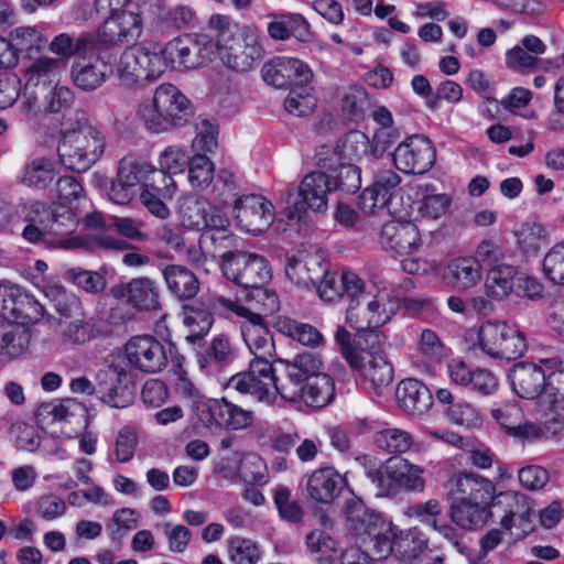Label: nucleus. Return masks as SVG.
I'll return each mask as SVG.
<instances>
[{"label":"nucleus","instance_id":"48","mask_svg":"<svg viewBox=\"0 0 564 564\" xmlns=\"http://www.w3.org/2000/svg\"><path fill=\"white\" fill-rule=\"evenodd\" d=\"M10 40L17 54L39 53L47 42L37 26H19L10 33Z\"/></svg>","mask_w":564,"mask_h":564},{"label":"nucleus","instance_id":"8","mask_svg":"<svg viewBox=\"0 0 564 564\" xmlns=\"http://www.w3.org/2000/svg\"><path fill=\"white\" fill-rule=\"evenodd\" d=\"M145 128L154 133L184 124L191 116L188 99L172 84L160 85L152 100L139 107Z\"/></svg>","mask_w":564,"mask_h":564},{"label":"nucleus","instance_id":"46","mask_svg":"<svg viewBox=\"0 0 564 564\" xmlns=\"http://www.w3.org/2000/svg\"><path fill=\"white\" fill-rule=\"evenodd\" d=\"M510 327L511 325L505 322L484 323L478 332L480 348L489 356L498 358Z\"/></svg>","mask_w":564,"mask_h":564},{"label":"nucleus","instance_id":"32","mask_svg":"<svg viewBox=\"0 0 564 564\" xmlns=\"http://www.w3.org/2000/svg\"><path fill=\"white\" fill-rule=\"evenodd\" d=\"M518 272V269L511 264L489 268L484 283L485 294L496 302L508 300L516 290Z\"/></svg>","mask_w":564,"mask_h":564},{"label":"nucleus","instance_id":"28","mask_svg":"<svg viewBox=\"0 0 564 564\" xmlns=\"http://www.w3.org/2000/svg\"><path fill=\"white\" fill-rule=\"evenodd\" d=\"M514 392L522 399L533 400L544 392L547 379L542 368L534 364L520 362L510 375Z\"/></svg>","mask_w":564,"mask_h":564},{"label":"nucleus","instance_id":"54","mask_svg":"<svg viewBox=\"0 0 564 564\" xmlns=\"http://www.w3.org/2000/svg\"><path fill=\"white\" fill-rule=\"evenodd\" d=\"M228 554L234 564H257L261 558L259 545L254 541L241 536L228 540Z\"/></svg>","mask_w":564,"mask_h":564},{"label":"nucleus","instance_id":"52","mask_svg":"<svg viewBox=\"0 0 564 564\" xmlns=\"http://www.w3.org/2000/svg\"><path fill=\"white\" fill-rule=\"evenodd\" d=\"M368 106V93L365 88L350 86L344 91L341 97V111L350 121H362Z\"/></svg>","mask_w":564,"mask_h":564},{"label":"nucleus","instance_id":"18","mask_svg":"<svg viewBox=\"0 0 564 564\" xmlns=\"http://www.w3.org/2000/svg\"><path fill=\"white\" fill-rule=\"evenodd\" d=\"M494 508L503 513L500 525L505 530L519 531L516 536L524 538L533 531V503L527 495L513 490L495 492Z\"/></svg>","mask_w":564,"mask_h":564},{"label":"nucleus","instance_id":"5","mask_svg":"<svg viewBox=\"0 0 564 564\" xmlns=\"http://www.w3.org/2000/svg\"><path fill=\"white\" fill-rule=\"evenodd\" d=\"M187 310L189 314L185 317L186 324L192 325L197 319L202 323L198 332H192L185 338L194 346L197 366L206 375H218L236 360L237 348L227 334L214 336L209 344L203 341L204 335L209 332L214 322V312L210 311L209 305L207 310H198L193 306Z\"/></svg>","mask_w":564,"mask_h":564},{"label":"nucleus","instance_id":"43","mask_svg":"<svg viewBox=\"0 0 564 564\" xmlns=\"http://www.w3.org/2000/svg\"><path fill=\"white\" fill-rule=\"evenodd\" d=\"M80 409L82 404L72 398L53 400L41 403L35 411V417L40 424L69 421Z\"/></svg>","mask_w":564,"mask_h":564},{"label":"nucleus","instance_id":"21","mask_svg":"<svg viewBox=\"0 0 564 564\" xmlns=\"http://www.w3.org/2000/svg\"><path fill=\"white\" fill-rule=\"evenodd\" d=\"M3 316L13 319L15 325H28L40 322L44 316V306L22 288L6 284L0 288Z\"/></svg>","mask_w":564,"mask_h":564},{"label":"nucleus","instance_id":"19","mask_svg":"<svg viewBox=\"0 0 564 564\" xmlns=\"http://www.w3.org/2000/svg\"><path fill=\"white\" fill-rule=\"evenodd\" d=\"M223 63L237 72H248L262 58L258 36L248 28H241L217 48Z\"/></svg>","mask_w":564,"mask_h":564},{"label":"nucleus","instance_id":"33","mask_svg":"<svg viewBox=\"0 0 564 564\" xmlns=\"http://www.w3.org/2000/svg\"><path fill=\"white\" fill-rule=\"evenodd\" d=\"M208 411L215 423L229 430L247 429L253 423L252 411L242 409L225 398L214 400L208 405Z\"/></svg>","mask_w":564,"mask_h":564},{"label":"nucleus","instance_id":"38","mask_svg":"<svg viewBox=\"0 0 564 564\" xmlns=\"http://www.w3.org/2000/svg\"><path fill=\"white\" fill-rule=\"evenodd\" d=\"M273 328L306 347L317 348L324 344V337L316 327L288 316H278L274 319Z\"/></svg>","mask_w":564,"mask_h":564},{"label":"nucleus","instance_id":"56","mask_svg":"<svg viewBox=\"0 0 564 564\" xmlns=\"http://www.w3.org/2000/svg\"><path fill=\"white\" fill-rule=\"evenodd\" d=\"M427 541L419 535H406L397 542V555L406 564H417L429 555Z\"/></svg>","mask_w":564,"mask_h":564},{"label":"nucleus","instance_id":"6","mask_svg":"<svg viewBox=\"0 0 564 564\" xmlns=\"http://www.w3.org/2000/svg\"><path fill=\"white\" fill-rule=\"evenodd\" d=\"M357 292H351L346 308V321L358 333L369 337L371 348L379 345L377 328L390 321V313L386 308L388 294L378 291L375 285L367 286L360 279Z\"/></svg>","mask_w":564,"mask_h":564},{"label":"nucleus","instance_id":"3","mask_svg":"<svg viewBox=\"0 0 564 564\" xmlns=\"http://www.w3.org/2000/svg\"><path fill=\"white\" fill-rule=\"evenodd\" d=\"M105 148V135L87 123L83 111L72 109L63 116L57 153L66 169L77 173L88 171L100 160Z\"/></svg>","mask_w":564,"mask_h":564},{"label":"nucleus","instance_id":"40","mask_svg":"<svg viewBox=\"0 0 564 564\" xmlns=\"http://www.w3.org/2000/svg\"><path fill=\"white\" fill-rule=\"evenodd\" d=\"M448 279L458 290H469L481 280V265L474 258H458L448 264Z\"/></svg>","mask_w":564,"mask_h":564},{"label":"nucleus","instance_id":"16","mask_svg":"<svg viewBox=\"0 0 564 564\" xmlns=\"http://www.w3.org/2000/svg\"><path fill=\"white\" fill-rule=\"evenodd\" d=\"M113 52L94 50L93 53L82 54L70 66V77L74 85L84 91H93L101 87L113 74Z\"/></svg>","mask_w":564,"mask_h":564},{"label":"nucleus","instance_id":"57","mask_svg":"<svg viewBox=\"0 0 564 564\" xmlns=\"http://www.w3.org/2000/svg\"><path fill=\"white\" fill-rule=\"evenodd\" d=\"M151 169L152 165L144 160L127 155L120 160L117 173L138 189L140 184L144 186V183L149 180Z\"/></svg>","mask_w":564,"mask_h":564},{"label":"nucleus","instance_id":"20","mask_svg":"<svg viewBox=\"0 0 564 564\" xmlns=\"http://www.w3.org/2000/svg\"><path fill=\"white\" fill-rule=\"evenodd\" d=\"M232 217L242 230L259 235L274 220L273 205L261 195H242L235 200Z\"/></svg>","mask_w":564,"mask_h":564},{"label":"nucleus","instance_id":"15","mask_svg":"<svg viewBox=\"0 0 564 564\" xmlns=\"http://www.w3.org/2000/svg\"><path fill=\"white\" fill-rule=\"evenodd\" d=\"M393 165L405 174H424L436 160L432 141L423 134H412L400 141L390 153Z\"/></svg>","mask_w":564,"mask_h":564},{"label":"nucleus","instance_id":"17","mask_svg":"<svg viewBox=\"0 0 564 564\" xmlns=\"http://www.w3.org/2000/svg\"><path fill=\"white\" fill-rule=\"evenodd\" d=\"M173 345L165 344L150 335L134 336L124 346L128 362L145 373H159L169 364Z\"/></svg>","mask_w":564,"mask_h":564},{"label":"nucleus","instance_id":"37","mask_svg":"<svg viewBox=\"0 0 564 564\" xmlns=\"http://www.w3.org/2000/svg\"><path fill=\"white\" fill-rule=\"evenodd\" d=\"M50 51L58 56V61L62 62V66L72 57H77L82 54H88L94 52V41L91 33H83L77 37L68 33H61L53 37L48 45Z\"/></svg>","mask_w":564,"mask_h":564},{"label":"nucleus","instance_id":"61","mask_svg":"<svg viewBox=\"0 0 564 564\" xmlns=\"http://www.w3.org/2000/svg\"><path fill=\"white\" fill-rule=\"evenodd\" d=\"M63 335L75 344H85L95 336V327L90 319H87L82 313L74 316L72 321L61 323Z\"/></svg>","mask_w":564,"mask_h":564},{"label":"nucleus","instance_id":"25","mask_svg":"<svg viewBox=\"0 0 564 564\" xmlns=\"http://www.w3.org/2000/svg\"><path fill=\"white\" fill-rule=\"evenodd\" d=\"M380 243L397 254H410L417 251L422 245L417 226L411 221H389L383 225Z\"/></svg>","mask_w":564,"mask_h":564},{"label":"nucleus","instance_id":"34","mask_svg":"<svg viewBox=\"0 0 564 564\" xmlns=\"http://www.w3.org/2000/svg\"><path fill=\"white\" fill-rule=\"evenodd\" d=\"M162 274L169 291L181 301L193 299L199 291L197 276L184 265L169 264Z\"/></svg>","mask_w":564,"mask_h":564},{"label":"nucleus","instance_id":"2","mask_svg":"<svg viewBox=\"0 0 564 564\" xmlns=\"http://www.w3.org/2000/svg\"><path fill=\"white\" fill-rule=\"evenodd\" d=\"M495 484L477 474H458L451 479L452 521L465 530L484 528L492 517Z\"/></svg>","mask_w":564,"mask_h":564},{"label":"nucleus","instance_id":"42","mask_svg":"<svg viewBox=\"0 0 564 564\" xmlns=\"http://www.w3.org/2000/svg\"><path fill=\"white\" fill-rule=\"evenodd\" d=\"M62 67V62L55 57H39L26 68V86L43 85L44 88H47L51 85H56Z\"/></svg>","mask_w":564,"mask_h":564},{"label":"nucleus","instance_id":"27","mask_svg":"<svg viewBox=\"0 0 564 564\" xmlns=\"http://www.w3.org/2000/svg\"><path fill=\"white\" fill-rule=\"evenodd\" d=\"M345 485V478L334 467H322L308 476L306 492L313 501L328 505L340 495Z\"/></svg>","mask_w":564,"mask_h":564},{"label":"nucleus","instance_id":"41","mask_svg":"<svg viewBox=\"0 0 564 564\" xmlns=\"http://www.w3.org/2000/svg\"><path fill=\"white\" fill-rule=\"evenodd\" d=\"M371 345L367 349V355L370 357L367 365H362L360 369L364 371V377L371 383L372 388L381 393L382 389L388 387L393 380V369L389 361L381 355L377 354Z\"/></svg>","mask_w":564,"mask_h":564},{"label":"nucleus","instance_id":"30","mask_svg":"<svg viewBox=\"0 0 564 564\" xmlns=\"http://www.w3.org/2000/svg\"><path fill=\"white\" fill-rule=\"evenodd\" d=\"M345 514L349 529L362 539V543L367 542L369 535L378 534L377 529L387 523L378 513L370 511L362 501L357 499L346 501Z\"/></svg>","mask_w":564,"mask_h":564},{"label":"nucleus","instance_id":"53","mask_svg":"<svg viewBox=\"0 0 564 564\" xmlns=\"http://www.w3.org/2000/svg\"><path fill=\"white\" fill-rule=\"evenodd\" d=\"M341 156L347 163L360 161L368 154L371 155V141L361 131H350L346 134L340 144H338Z\"/></svg>","mask_w":564,"mask_h":564},{"label":"nucleus","instance_id":"11","mask_svg":"<svg viewBox=\"0 0 564 564\" xmlns=\"http://www.w3.org/2000/svg\"><path fill=\"white\" fill-rule=\"evenodd\" d=\"M166 67L187 69L198 68L209 64L217 54V44L208 34H184L170 41L162 50Z\"/></svg>","mask_w":564,"mask_h":564},{"label":"nucleus","instance_id":"26","mask_svg":"<svg viewBox=\"0 0 564 564\" xmlns=\"http://www.w3.org/2000/svg\"><path fill=\"white\" fill-rule=\"evenodd\" d=\"M401 176L392 170H383L376 174L373 184L364 189L359 200L360 207L375 213L389 206L390 199L398 192Z\"/></svg>","mask_w":564,"mask_h":564},{"label":"nucleus","instance_id":"7","mask_svg":"<svg viewBox=\"0 0 564 564\" xmlns=\"http://www.w3.org/2000/svg\"><path fill=\"white\" fill-rule=\"evenodd\" d=\"M335 191H337V184L334 175L323 171L311 172L301 181L296 194L292 191L283 194L285 206L282 215L290 223H300L305 219L307 210L324 215L328 210V196Z\"/></svg>","mask_w":564,"mask_h":564},{"label":"nucleus","instance_id":"49","mask_svg":"<svg viewBox=\"0 0 564 564\" xmlns=\"http://www.w3.org/2000/svg\"><path fill=\"white\" fill-rule=\"evenodd\" d=\"M398 491L403 489L408 491L422 492L425 488L423 478L424 469L408 459H399L393 462Z\"/></svg>","mask_w":564,"mask_h":564},{"label":"nucleus","instance_id":"62","mask_svg":"<svg viewBox=\"0 0 564 564\" xmlns=\"http://www.w3.org/2000/svg\"><path fill=\"white\" fill-rule=\"evenodd\" d=\"M139 443L138 433L130 425L122 426L115 441V456L118 463L124 464L134 457V453Z\"/></svg>","mask_w":564,"mask_h":564},{"label":"nucleus","instance_id":"45","mask_svg":"<svg viewBox=\"0 0 564 564\" xmlns=\"http://www.w3.org/2000/svg\"><path fill=\"white\" fill-rule=\"evenodd\" d=\"M373 443L387 454H403L412 447L413 437L405 430L387 427L375 433Z\"/></svg>","mask_w":564,"mask_h":564},{"label":"nucleus","instance_id":"31","mask_svg":"<svg viewBox=\"0 0 564 564\" xmlns=\"http://www.w3.org/2000/svg\"><path fill=\"white\" fill-rule=\"evenodd\" d=\"M359 280L360 278L351 271L337 273L327 269L323 278L313 285L323 301L334 302L343 296L348 299L351 292H357Z\"/></svg>","mask_w":564,"mask_h":564},{"label":"nucleus","instance_id":"29","mask_svg":"<svg viewBox=\"0 0 564 564\" xmlns=\"http://www.w3.org/2000/svg\"><path fill=\"white\" fill-rule=\"evenodd\" d=\"M400 406L410 414L422 415L433 405L430 389L417 379L402 380L395 391Z\"/></svg>","mask_w":564,"mask_h":564},{"label":"nucleus","instance_id":"60","mask_svg":"<svg viewBox=\"0 0 564 564\" xmlns=\"http://www.w3.org/2000/svg\"><path fill=\"white\" fill-rule=\"evenodd\" d=\"M541 405L550 411H564V370L552 373L541 395Z\"/></svg>","mask_w":564,"mask_h":564},{"label":"nucleus","instance_id":"12","mask_svg":"<svg viewBox=\"0 0 564 564\" xmlns=\"http://www.w3.org/2000/svg\"><path fill=\"white\" fill-rule=\"evenodd\" d=\"M113 73L121 83L132 86L143 80H154L166 69L162 52H150L141 46H130L113 62Z\"/></svg>","mask_w":564,"mask_h":564},{"label":"nucleus","instance_id":"24","mask_svg":"<svg viewBox=\"0 0 564 564\" xmlns=\"http://www.w3.org/2000/svg\"><path fill=\"white\" fill-rule=\"evenodd\" d=\"M241 337L249 351L253 355L252 360L272 362L275 357V344L273 335L259 315H252V319L241 318L239 323Z\"/></svg>","mask_w":564,"mask_h":564},{"label":"nucleus","instance_id":"55","mask_svg":"<svg viewBox=\"0 0 564 564\" xmlns=\"http://www.w3.org/2000/svg\"><path fill=\"white\" fill-rule=\"evenodd\" d=\"M366 476L376 488L377 496L384 497L398 492L394 464L392 460L377 468L367 469Z\"/></svg>","mask_w":564,"mask_h":564},{"label":"nucleus","instance_id":"51","mask_svg":"<svg viewBox=\"0 0 564 564\" xmlns=\"http://www.w3.org/2000/svg\"><path fill=\"white\" fill-rule=\"evenodd\" d=\"M316 107V97L312 86L291 87L284 100L285 110L293 116L304 117Z\"/></svg>","mask_w":564,"mask_h":564},{"label":"nucleus","instance_id":"64","mask_svg":"<svg viewBox=\"0 0 564 564\" xmlns=\"http://www.w3.org/2000/svg\"><path fill=\"white\" fill-rule=\"evenodd\" d=\"M543 272L553 283L564 285V240L554 245L544 256Z\"/></svg>","mask_w":564,"mask_h":564},{"label":"nucleus","instance_id":"44","mask_svg":"<svg viewBox=\"0 0 564 564\" xmlns=\"http://www.w3.org/2000/svg\"><path fill=\"white\" fill-rule=\"evenodd\" d=\"M362 339L368 343L370 339L365 333H359L357 344L351 341L350 333L343 326H338L335 332V340L339 346V351L352 369H360L364 365V352L368 345L362 344Z\"/></svg>","mask_w":564,"mask_h":564},{"label":"nucleus","instance_id":"39","mask_svg":"<svg viewBox=\"0 0 564 564\" xmlns=\"http://www.w3.org/2000/svg\"><path fill=\"white\" fill-rule=\"evenodd\" d=\"M56 176L55 163L48 158H33L19 175V181L28 187L44 189L52 184Z\"/></svg>","mask_w":564,"mask_h":564},{"label":"nucleus","instance_id":"59","mask_svg":"<svg viewBox=\"0 0 564 564\" xmlns=\"http://www.w3.org/2000/svg\"><path fill=\"white\" fill-rule=\"evenodd\" d=\"M290 57H275L267 62L261 69L265 83L276 88H288L290 86Z\"/></svg>","mask_w":564,"mask_h":564},{"label":"nucleus","instance_id":"9","mask_svg":"<svg viewBox=\"0 0 564 564\" xmlns=\"http://www.w3.org/2000/svg\"><path fill=\"white\" fill-rule=\"evenodd\" d=\"M282 380L283 368L280 375H276L272 362L251 360L249 369L234 375L227 387L240 393L251 394L260 402L271 404L275 401L276 395L282 398Z\"/></svg>","mask_w":564,"mask_h":564},{"label":"nucleus","instance_id":"36","mask_svg":"<svg viewBox=\"0 0 564 564\" xmlns=\"http://www.w3.org/2000/svg\"><path fill=\"white\" fill-rule=\"evenodd\" d=\"M123 295L127 302L140 311L156 310L160 305V291L156 283L150 278L132 279L124 286Z\"/></svg>","mask_w":564,"mask_h":564},{"label":"nucleus","instance_id":"58","mask_svg":"<svg viewBox=\"0 0 564 564\" xmlns=\"http://www.w3.org/2000/svg\"><path fill=\"white\" fill-rule=\"evenodd\" d=\"M188 182L193 188L204 189L214 178V164L205 154H196L188 163Z\"/></svg>","mask_w":564,"mask_h":564},{"label":"nucleus","instance_id":"23","mask_svg":"<svg viewBox=\"0 0 564 564\" xmlns=\"http://www.w3.org/2000/svg\"><path fill=\"white\" fill-rule=\"evenodd\" d=\"M129 372L120 366H108L96 373V395L108 405L123 409L131 403V393L127 390L126 382Z\"/></svg>","mask_w":564,"mask_h":564},{"label":"nucleus","instance_id":"63","mask_svg":"<svg viewBox=\"0 0 564 564\" xmlns=\"http://www.w3.org/2000/svg\"><path fill=\"white\" fill-rule=\"evenodd\" d=\"M453 197L449 194H425L417 208L423 218L440 219L451 208Z\"/></svg>","mask_w":564,"mask_h":564},{"label":"nucleus","instance_id":"35","mask_svg":"<svg viewBox=\"0 0 564 564\" xmlns=\"http://www.w3.org/2000/svg\"><path fill=\"white\" fill-rule=\"evenodd\" d=\"M30 344V333L7 319L0 321V362L21 356Z\"/></svg>","mask_w":564,"mask_h":564},{"label":"nucleus","instance_id":"14","mask_svg":"<svg viewBox=\"0 0 564 564\" xmlns=\"http://www.w3.org/2000/svg\"><path fill=\"white\" fill-rule=\"evenodd\" d=\"M142 32V20L138 13L121 11L111 14L104 22L100 30L91 33L95 51L113 52L124 43L135 41Z\"/></svg>","mask_w":564,"mask_h":564},{"label":"nucleus","instance_id":"47","mask_svg":"<svg viewBox=\"0 0 564 564\" xmlns=\"http://www.w3.org/2000/svg\"><path fill=\"white\" fill-rule=\"evenodd\" d=\"M306 546L318 564H335L339 557L336 542L322 530L307 534Z\"/></svg>","mask_w":564,"mask_h":564},{"label":"nucleus","instance_id":"22","mask_svg":"<svg viewBox=\"0 0 564 564\" xmlns=\"http://www.w3.org/2000/svg\"><path fill=\"white\" fill-rule=\"evenodd\" d=\"M328 262L317 250L296 249L286 253L285 275L297 285L316 284L327 272Z\"/></svg>","mask_w":564,"mask_h":564},{"label":"nucleus","instance_id":"1","mask_svg":"<svg viewBox=\"0 0 564 564\" xmlns=\"http://www.w3.org/2000/svg\"><path fill=\"white\" fill-rule=\"evenodd\" d=\"M282 399L302 402L313 409H323L335 398L334 379L324 371L322 359L310 352L299 354L292 360H281Z\"/></svg>","mask_w":564,"mask_h":564},{"label":"nucleus","instance_id":"13","mask_svg":"<svg viewBox=\"0 0 564 564\" xmlns=\"http://www.w3.org/2000/svg\"><path fill=\"white\" fill-rule=\"evenodd\" d=\"M224 275L243 288L264 285L271 279V268L260 254L245 251H228L221 256Z\"/></svg>","mask_w":564,"mask_h":564},{"label":"nucleus","instance_id":"50","mask_svg":"<svg viewBox=\"0 0 564 564\" xmlns=\"http://www.w3.org/2000/svg\"><path fill=\"white\" fill-rule=\"evenodd\" d=\"M207 212H212V205L203 198L188 197L180 207L183 226L192 229H206Z\"/></svg>","mask_w":564,"mask_h":564},{"label":"nucleus","instance_id":"4","mask_svg":"<svg viewBox=\"0 0 564 564\" xmlns=\"http://www.w3.org/2000/svg\"><path fill=\"white\" fill-rule=\"evenodd\" d=\"M26 221L22 236L30 242L43 241L48 247L61 249L82 246L80 239L73 236L78 225L76 215L64 204L32 203Z\"/></svg>","mask_w":564,"mask_h":564},{"label":"nucleus","instance_id":"10","mask_svg":"<svg viewBox=\"0 0 564 564\" xmlns=\"http://www.w3.org/2000/svg\"><path fill=\"white\" fill-rule=\"evenodd\" d=\"M246 303L237 295L226 296L224 294H215L209 297L210 311L219 314L234 313L240 318L252 319V315L264 316L271 315L280 307V301L273 290L263 285L253 286L246 292Z\"/></svg>","mask_w":564,"mask_h":564}]
</instances>
